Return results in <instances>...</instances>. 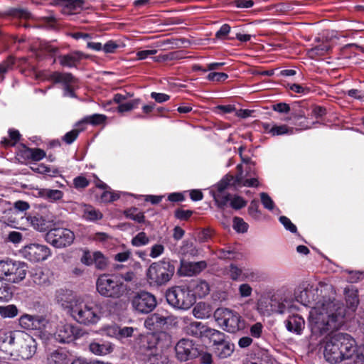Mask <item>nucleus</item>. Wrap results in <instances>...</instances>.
I'll return each mask as SVG.
<instances>
[{"instance_id":"9b49d317","label":"nucleus","mask_w":364,"mask_h":364,"mask_svg":"<svg viewBox=\"0 0 364 364\" xmlns=\"http://www.w3.org/2000/svg\"><path fill=\"white\" fill-rule=\"evenodd\" d=\"M75 239L73 231L67 228H50L45 235L46 241L55 248H64L70 246Z\"/></svg>"},{"instance_id":"f8f14e48","label":"nucleus","mask_w":364,"mask_h":364,"mask_svg":"<svg viewBox=\"0 0 364 364\" xmlns=\"http://www.w3.org/2000/svg\"><path fill=\"white\" fill-rule=\"evenodd\" d=\"M36 340L29 334L21 331L19 337L16 338L15 348H13V355L28 360L36 353Z\"/></svg>"},{"instance_id":"5fc2aeb1","label":"nucleus","mask_w":364,"mask_h":364,"mask_svg":"<svg viewBox=\"0 0 364 364\" xmlns=\"http://www.w3.org/2000/svg\"><path fill=\"white\" fill-rule=\"evenodd\" d=\"M149 239L144 232L138 233L132 240V245L135 247L146 245L149 243Z\"/></svg>"},{"instance_id":"cd10ccee","label":"nucleus","mask_w":364,"mask_h":364,"mask_svg":"<svg viewBox=\"0 0 364 364\" xmlns=\"http://www.w3.org/2000/svg\"><path fill=\"white\" fill-rule=\"evenodd\" d=\"M21 331H4L0 334L1 347L6 348L8 346L11 350V355H13V348H15L16 338L19 337Z\"/></svg>"},{"instance_id":"58836bf2","label":"nucleus","mask_w":364,"mask_h":364,"mask_svg":"<svg viewBox=\"0 0 364 364\" xmlns=\"http://www.w3.org/2000/svg\"><path fill=\"white\" fill-rule=\"evenodd\" d=\"M210 192L213 194L217 207L220 210H224L228 205V202H230L231 195L230 193H215L214 190H212Z\"/></svg>"},{"instance_id":"f704fd0d","label":"nucleus","mask_w":364,"mask_h":364,"mask_svg":"<svg viewBox=\"0 0 364 364\" xmlns=\"http://www.w3.org/2000/svg\"><path fill=\"white\" fill-rule=\"evenodd\" d=\"M102 217V213L92 205L87 204L83 205L82 218L86 220L97 221L101 220Z\"/></svg>"},{"instance_id":"4d7b16f0","label":"nucleus","mask_w":364,"mask_h":364,"mask_svg":"<svg viewBox=\"0 0 364 364\" xmlns=\"http://www.w3.org/2000/svg\"><path fill=\"white\" fill-rule=\"evenodd\" d=\"M33 324V316L25 314L19 318V325L26 330H31Z\"/></svg>"},{"instance_id":"c756f323","label":"nucleus","mask_w":364,"mask_h":364,"mask_svg":"<svg viewBox=\"0 0 364 364\" xmlns=\"http://www.w3.org/2000/svg\"><path fill=\"white\" fill-rule=\"evenodd\" d=\"M38 195L49 203H57L63 199L64 193L58 189L41 188Z\"/></svg>"},{"instance_id":"4468645a","label":"nucleus","mask_w":364,"mask_h":364,"mask_svg":"<svg viewBox=\"0 0 364 364\" xmlns=\"http://www.w3.org/2000/svg\"><path fill=\"white\" fill-rule=\"evenodd\" d=\"M49 78L63 86V95L65 97L75 98V90L78 87V80L71 73L53 72Z\"/></svg>"},{"instance_id":"bb28decb","label":"nucleus","mask_w":364,"mask_h":364,"mask_svg":"<svg viewBox=\"0 0 364 364\" xmlns=\"http://www.w3.org/2000/svg\"><path fill=\"white\" fill-rule=\"evenodd\" d=\"M207 267V262L205 260L199 262H188L183 263L181 265L183 274L188 277H192L200 274Z\"/></svg>"},{"instance_id":"13d9d810","label":"nucleus","mask_w":364,"mask_h":364,"mask_svg":"<svg viewBox=\"0 0 364 364\" xmlns=\"http://www.w3.org/2000/svg\"><path fill=\"white\" fill-rule=\"evenodd\" d=\"M230 207L234 210H240L247 205V201L240 196H234L230 202Z\"/></svg>"},{"instance_id":"37998d69","label":"nucleus","mask_w":364,"mask_h":364,"mask_svg":"<svg viewBox=\"0 0 364 364\" xmlns=\"http://www.w3.org/2000/svg\"><path fill=\"white\" fill-rule=\"evenodd\" d=\"M180 251L181 253L185 256L196 257L198 255V249L189 240H184L183 242V245L181 247Z\"/></svg>"},{"instance_id":"bf43d9fd","label":"nucleus","mask_w":364,"mask_h":364,"mask_svg":"<svg viewBox=\"0 0 364 364\" xmlns=\"http://www.w3.org/2000/svg\"><path fill=\"white\" fill-rule=\"evenodd\" d=\"M48 323L47 319L43 316H33V324L31 330H42L46 328Z\"/></svg>"},{"instance_id":"c85d7f7f","label":"nucleus","mask_w":364,"mask_h":364,"mask_svg":"<svg viewBox=\"0 0 364 364\" xmlns=\"http://www.w3.org/2000/svg\"><path fill=\"white\" fill-rule=\"evenodd\" d=\"M234 349V344L228 338L216 347H214L213 350L217 357L223 359L230 357L232 354Z\"/></svg>"},{"instance_id":"39448f33","label":"nucleus","mask_w":364,"mask_h":364,"mask_svg":"<svg viewBox=\"0 0 364 364\" xmlns=\"http://www.w3.org/2000/svg\"><path fill=\"white\" fill-rule=\"evenodd\" d=\"M96 289L102 296L118 299L124 294L126 286L117 277L103 274L97 279Z\"/></svg>"},{"instance_id":"8fccbe9b","label":"nucleus","mask_w":364,"mask_h":364,"mask_svg":"<svg viewBox=\"0 0 364 364\" xmlns=\"http://www.w3.org/2000/svg\"><path fill=\"white\" fill-rule=\"evenodd\" d=\"M85 129V126L76 127V129H74L68 132H67L63 137V140L67 144H70L74 142L77 138L79 134Z\"/></svg>"},{"instance_id":"393cba45","label":"nucleus","mask_w":364,"mask_h":364,"mask_svg":"<svg viewBox=\"0 0 364 364\" xmlns=\"http://www.w3.org/2000/svg\"><path fill=\"white\" fill-rule=\"evenodd\" d=\"M86 58V55L82 52L76 50L68 54L59 56V63L63 67L73 68L76 67L80 61Z\"/></svg>"},{"instance_id":"f3484780","label":"nucleus","mask_w":364,"mask_h":364,"mask_svg":"<svg viewBox=\"0 0 364 364\" xmlns=\"http://www.w3.org/2000/svg\"><path fill=\"white\" fill-rule=\"evenodd\" d=\"M331 338L338 346L340 350L346 355V358H351L356 351V342L355 339L346 333H335Z\"/></svg>"},{"instance_id":"ddd939ff","label":"nucleus","mask_w":364,"mask_h":364,"mask_svg":"<svg viewBox=\"0 0 364 364\" xmlns=\"http://www.w3.org/2000/svg\"><path fill=\"white\" fill-rule=\"evenodd\" d=\"M176 357L181 362H186L198 358L200 346L188 338L181 339L175 346Z\"/></svg>"},{"instance_id":"a211bd4d","label":"nucleus","mask_w":364,"mask_h":364,"mask_svg":"<svg viewBox=\"0 0 364 364\" xmlns=\"http://www.w3.org/2000/svg\"><path fill=\"white\" fill-rule=\"evenodd\" d=\"M323 115H289L284 119L291 131L310 129L316 122L322 119Z\"/></svg>"},{"instance_id":"c03bdc74","label":"nucleus","mask_w":364,"mask_h":364,"mask_svg":"<svg viewBox=\"0 0 364 364\" xmlns=\"http://www.w3.org/2000/svg\"><path fill=\"white\" fill-rule=\"evenodd\" d=\"M234 181V176L232 175H225L215 186L216 191L215 193H224L225 190L227 189L231 185H234L232 181Z\"/></svg>"},{"instance_id":"473e14b6","label":"nucleus","mask_w":364,"mask_h":364,"mask_svg":"<svg viewBox=\"0 0 364 364\" xmlns=\"http://www.w3.org/2000/svg\"><path fill=\"white\" fill-rule=\"evenodd\" d=\"M206 334L205 338H208L212 343L213 349L228 338L224 333L210 327Z\"/></svg>"},{"instance_id":"7c9ffc66","label":"nucleus","mask_w":364,"mask_h":364,"mask_svg":"<svg viewBox=\"0 0 364 364\" xmlns=\"http://www.w3.org/2000/svg\"><path fill=\"white\" fill-rule=\"evenodd\" d=\"M27 220L30 221L34 229L40 232H45L46 230L48 231V229L50 226V221L47 220L45 218L40 215L39 214L35 215H30L27 217Z\"/></svg>"},{"instance_id":"7ed1b4c3","label":"nucleus","mask_w":364,"mask_h":364,"mask_svg":"<svg viewBox=\"0 0 364 364\" xmlns=\"http://www.w3.org/2000/svg\"><path fill=\"white\" fill-rule=\"evenodd\" d=\"M70 313L76 322L87 326L96 324L101 318L100 306L92 301H77Z\"/></svg>"},{"instance_id":"de8ad7c7","label":"nucleus","mask_w":364,"mask_h":364,"mask_svg":"<svg viewBox=\"0 0 364 364\" xmlns=\"http://www.w3.org/2000/svg\"><path fill=\"white\" fill-rule=\"evenodd\" d=\"M240 257H241V254L230 247L218 250V258L220 259L235 260L238 259Z\"/></svg>"},{"instance_id":"79ce46f5","label":"nucleus","mask_w":364,"mask_h":364,"mask_svg":"<svg viewBox=\"0 0 364 364\" xmlns=\"http://www.w3.org/2000/svg\"><path fill=\"white\" fill-rule=\"evenodd\" d=\"M141 100L139 98L126 100L122 104L117 105V109L119 112H130L139 106Z\"/></svg>"},{"instance_id":"a19ab883","label":"nucleus","mask_w":364,"mask_h":364,"mask_svg":"<svg viewBox=\"0 0 364 364\" xmlns=\"http://www.w3.org/2000/svg\"><path fill=\"white\" fill-rule=\"evenodd\" d=\"M124 215L126 218L137 222L138 223H143L145 222V216L144 213L138 210V208L132 207L124 211Z\"/></svg>"},{"instance_id":"20e7f679","label":"nucleus","mask_w":364,"mask_h":364,"mask_svg":"<svg viewBox=\"0 0 364 364\" xmlns=\"http://www.w3.org/2000/svg\"><path fill=\"white\" fill-rule=\"evenodd\" d=\"M174 272V262L163 259L149 266L146 271L147 281L151 286L161 287L171 280Z\"/></svg>"},{"instance_id":"49530a36","label":"nucleus","mask_w":364,"mask_h":364,"mask_svg":"<svg viewBox=\"0 0 364 364\" xmlns=\"http://www.w3.org/2000/svg\"><path fill=\"white\" fill-rule=\"evenodd\" d=\"M289 301L286 299L280 301L277 300L275 296L271 299V307L272 311L279 314H284L289 307Z\"/></svg>"},{"instance_id":"864d4df0","label":"nucleus","mask_w":364,"mask_h":364,"mask_svg":"<svg viewBox=\"0 0 364 364\" xmlns=\"http://www.w3.org/2000/svg\"><path fill=\"white\" fill-rule=\"evenodd\" d=\"M84 3V0H58V4L71 11L80 8Z\"/></svg>"},{"instance_id":"1a4fd4ad","label":"nucleus","mask_w":364,"mask_h":364,"mask_svg":"<svg viewBox=\"0 0 364 364\" xmlns=\"http://www.w3.org/2000/svg\"><path fill=\"white\" fill-rule=\"evenodd\" d=\"M159 338L154 333H148L139 339L138 353L144 361H156L163 355L158 348Z\"/></svg>"},{"instance_id":"4be33fe9","label":"nucleus","mask_w":364,"mask_h":364,"mask_svg":"<svg viewBox=\"0 0 364 364\" xmlns=\"http://www.w3.org/2000/svg\"><path fill=\"white\" fill-rule=\"evenodd\" d=\"M209 326L200 321H191L184 327L186 334L196 338L203 339L207 336Z\"/></svg>"},{"instance_id":"774afa93","label":"nucleus","mask_w":364,"mask_h":364,"mask_svg":"<svg viewBox=\"0 0 364 364\" xmlns=\"http://www.w3.org/2000/svg\"><path fill=\"white\" fill-rule=\"evenodd\" d=\"M46 156V153L44 150L40 148H31V161H38L42 160Z\"/></svg>"},{"instance_id":"c9c22d12","label":"nucleus","mask_w":364,"mask_h":364,"mask_svg":"<svg viewBox=\"0 0 364 364\" xmlns=\"http://www.w3.org/2000/svg\"><path fill=\"white\" fill-rule=\"evenodd\" d=\"M90 350L98 355H107L113 350V347L109 343H91L89 346Z\"/></svg>"},{"instance_id":"3c124183","label":"nucleus","mask_w":364,"mask_h":364,"mask_svg":"<svg viewBox=\"0 0 364 364\" xmlns=\"http://www.w3.org/2000/svg\"><path fill=\"white\" fill-rule=\"evenodd\" d=\"M134 328L133 327H119L116 326L113 328V332L119 339L127 338L132 337L134 333Z\"/></svg>"},{"instance_id":"6e6d98bb","label":"nucleus","mask_w":364,"mask_h":364,"mask_svg":"<svg viewBox=\"0 0 364 364\" xmlns=\"http://www.w3.org/2000/svg\"><path fill=\"white\" fill-rule=\"evenodd\" d=\"M248 224L240 217H235L233 218V228L237 232H246L248 230Z\"/></svg>"},{"instance_id":"052dcab7","label":"nucleus","mask_w":364,"mask_h":364,"mask_svg":"<svg viewBox=\"0 0 364 364\" xmlns=\"http://www.w3.org/2000/svg\"><path fill=\"white\" fill-rule=\"evenodd\" d=\"M346 301L348 308L352 311L355 310L359 303L358 295L353 292L346 295Z\"/></svg>"},{"instance_id":"4c0bfd02","label":"nucleus","mask_w":364,"mask_h":364,"mask_svg":"<svg viewBox=\"0 0 364 364\" xmlns=\"http://www.w3.org/2000/svg\"><path fill=\"white\" fill-rule=\"evenodd\" d=\"M48 364H68V355L63 350H57L48 358Z\"/></svg>"},{"instance_id":"a18cd8bd","label":"nucleus","mask_w":364,"mask_h":364,"mask_svg":"<svg viewBox=\"0 0 364 364\" xmlns=\"http://www.w3.org/2000/svg\"><path fill=\"white\" fill-rule=\"evenodd\" d=\"M245 364H274V363L269 355L262 353L251 359L247 360Z\"/></svg>"},{"instance_id":"0e129e2a","label":"nucleus","mask_w":364,"mask_h":364,"mask_svg":"<svg viewBox=\"0 0 364 364\" xmlns=\"http://www.w3.org/2000/svg\"><path fill=\"white\" fill-rule=\"evenodd\" d=\"M279 220L284 225L286 230L290 231L292 233H296L297 232L296 226L293 224L290 219L287 216H280Z\"/></svg>"},{"instance_id":"6e6552de","label":"nucleus","mask_w":364,"mask_h":364,"mask_svg":"<svg viewBox=\"0 0 364 364\" xmlns=\"http://www.w3.org/2000/svg\"><path fill=\"white\" fill-rule=\"evenodd\" d=\"M28 266L23 262L6 259L0 261V277L12 283H18L26 275Z\"/></svg>"},{"instance_id":"69168bd1","label":"nucleus","mask_w":364,"mask_h":364,"mask_svg":"<svg viewBox=\"0 0 364 364\" xmlns=\"http://www.w3.org/2000/svg\"><path fill=\"white\" fill-rule=\"evenodd\" d=\"M260 198L262 204L263 205L264 208L268 209L269 210H273L274 207V201L267 193H261Z\"/></svg>"},{"instance_id":"aec40b11","label":"nucleus","mask_w":364,"mask_h":364,"mask_svg":"<svg viewBox=\"0 0 364 364\" xmlns=\"http://www.w3.org/2000/svg\"><path fill=\"white\" fill-rule=\"evenodd\" d=\"M323 355L330 363H337L348 359L331 337L326 342Z\"/></svg>"},{"instance_id":"6ab92c4d","label":"nucleus","mask_w":364,"mask_h":364,"mask_svg":"<svg viewBox=\"0 0 364 364\" xmlns=\"http://www.w3.org/2000/svg\"><path fill=\"white\" fill-rule=\"evenodd\" d=\"M80 261L86 266L94 264L95 268L100 270H105L108 265L107 258L100 251L92 253L90 250H85Z\"/></svg>"},{"instance_id":"f03ea898","label":"nucleus","mask_w":364,"mask_h":364,"mask_svg":"<svg viewBox=\"0 0 364 364\" xmlns=\"http://www.w3.org/2000/svg\"><path fill=\"white\" fill-rule=\"evenodd\" d=\"M269 108H263L261 109L250 110L242 109L239 104H228L224 105H218L214 108L215 112H222L223 114L234 113V114H269L270 112L274 111L279 113H288L290 111L298 112V114L309 113L310 111L307 107V103L305 102H296L292 104L291 108L288 104L279 102L270 105V111H264Z\"/></svg>"},{"instance_id":"412c9836","label":"nucleus","mask_w":364,"mask_h":364,"mask_svg":"<svg viewBox=\"0 0 364 364\" xmlns=\"http://www.w3.org/2000/svg\"><path fill=\"white\" fill-rule=\"evenodd\" d=\"M187 286L195 301L197 298H204L210 290L209 284L202 279L192 280Z\"/></svg>"},{"instance_id":"e2e57ef3","label":"nucleus","mask_w":364,"mask_h":364,"mask_svg":"<svg viewBox=\"0 0 364 364\" xmlns=\"http://www.w3.org/2000/svg\"><path fill=\"white\" fill-rule=\"evenodd\" d=\"M73 185L76 189H83L90 185V181L83 176H78L73 179Z\"/></svg>"},{"instance_id":"603ef678","label":"nucleus","mask_w":364,"mask_h":364,"mask_svg":"<svg viewBox=\"0 0 364 364\" xmlns=\"http://www.w3.org/2000/svg\"><path fill=\"white\" fill-rule=\"evenodd\" d=\"M32 279L35 284L40 286L47 285L49 284L48 275L41 269H37L35 273L32 274Z\"/></svg>"},{"instance_id":"a878e982","label":"nucleus","mask_w":364,"mask_h":364,"mask_svg":"<svg viewBox=\"0 0 364 364\" xmlns=\"http://www.w3.org/2000/svg\"><path fill=\"white\" fill-rule=\"evenodd\" d=\"M167 324V318L157 313L150 315L144 321L145 327L152 331H157Z\"/></svg>"},{"instance_id":"e433bc0d","label":"nucleus","mask_w":364,"mask_h":364,"mask_svg":"<svg viewBox=\"0 0 364 364\" xmlns=\"http://www.w3.org/2000/svg\"><path fill=\"white\" fill-rule=\"evenodd\" d=\"M193 314L198 318H208L211 315L210 305L205 303H198L193 309Z\"/></svg>"},{"instance_id":"09e8293b","label":"nucleus","mask_w":364,"mask_h":364,"mask_svg":"<svg viewBox=\"0 0 364 364\" xmlns=\"http://www.w3.org/2000/svg\"><path fill=\"white\" fill-rule=\"evenodd\" d=\"M18 314V309L14 304L0 306V316L3 318H14Z\"/></svg>"},{"instance_id":"0eeeda50","label":"nucleus","mask_w":364,"mask_h":364,"mask_svg":"<svg viewBox=\"0 0 364 364\" xmlns=\"http://www.w3.org/2000/svg\"><path fill=\"white\" fill-rule=\"evenodd\" d=\"M165 296L168 304L176 309L186 310L195 304L187 285L172 287L166 291Z\"/></svg>"},{"instance_id":"72a5a7b5","label":"nucleus","mask_w":364,"mask_h":364,"mask_svg":"<svg viewBox=\"0 0 364 364\" xmlns=\"http://www.w3.org/2000/svg\"><path fill=\"white\" fill-rule=\"evenodd\" d=\"M106 115H89L77 122L75 124V127L85 126L86 127L87 124L98 126L100 124H104L106 122Z\"/></svg>"},{"instance_id":"f257e3e1","label":"nucleus","mask_w":364,"mask_h":364,"mask_svg":"<svg viewBox=\"0 0 364 364\" xmlns=\"http://www.w3.org/2000/svg\"><path fill=\"white\" fill-rule=\"evenodd\" d=\"M333 311H328L323 308L322 311L311 312L309 327L312 335L316 338L328 334L333 329L338 328L344 322L345 309L340 304H333Z\"/></svg>"},{"instance_id":"ea45409f","label":"nucleus","mask_w":364,"mask_h":364,"mask_svg":"<svg viewBox=\"0 0 364 364\" xmlns=\"http://www.w3.org/2000/svg\"><path fill=\"white\" fill-rule=\"evenodd\" d=\"M13 296V287L0 277V301H9Z\"/></svg>"},{"instance_id":"338daca9","label":"nucleus","mask_w":364,"mask_h":364,"mask_svg":"<svg viewBox=\"0 0 364 364\" xmlns=\"http://www.w3.org/2000/svg\"><path fill=\"white\" fill-rule=\"evenodd\" d=\"M119 198V195L111 191L105 190L101 194L100 199L104 203H111L118 200Z\"/></svg>"},{"instance_id":"b1692460","label":"nucleus","mask_w":364,"mask_h":364,"mask_svg":"<svg viewBox=\"0 0 364 364\" xmlns=\"http://www.w3.org/2000/svg\"><path fill=\"white\" fill-rule=\"evenodd\" d=\"M55 297L57 303L64 309H69L70 312L76 301L73 291L68 289H60L57 290Z\"/></svg>"},{"instance_id":"2f4dec72","label":"nucleus","mask_w":364,"mask_h":364,"mask_svg":"<svg viewBox=\"0 0 364 364\" xmlns=\"http://www.w3.org/2000/svg\"><path fill=\"white\" fill-rule=\"evenodd\" d=\"M262 127L265 132L270 133L272 136H278L284 134L293 133L289 124L277 125L271 124L269 123H263Z\"/></svg>"},{"instance_id":"9d476101","label":"nucleus","mask_w":364,"mask_h":364,"mask_svg":"<svg viewBox=\"0 0 364 364\" xmlns=\"http://www.w3.org/2000/svg\"><path fill=\"white\" fill-rule=\"evenodd\" d=\"M130 302L133 310L141 314L151 313L157 306L156 296L144 290L135 292L132 295Z\"/></svg>"},{"instance_id":"2eb2a0df","label":"nucleus","mask_w":364,"mask_h":364,"mask_svg":"<svg viewBox=\"0 0 364 364\" xmlns=\"http://www.w3.org/2000/svg\"><path fill=\"white\" fill-rule=\"evenodd\" d=\"M21 254L32 262H38L47 259L51 255V251L46 245L31 243L21 249Z\"/></svg>"},{"instance_id":"680f3d73","label":"nucleus","mask_w":364,"mask_h":364,"mask_svg":"<svg viewBox=\"0 0 364 364\" xmlns=\"http://www.w3.org/2000/svg\"><path fill=\"white\" fill-rule=\"evenodd\" d=\"M193 213V211L192 210L178 208L174 212V216L180 220L186 221L192 216Z\"/></svg>"},{"instance_id":"dca6fc26","label":"nucleus","mask_w":364,"mask_h":364,"mask_svg":"<svg viewBox=\"0 0 364 364\" xmlns=\"http://www.w3.org/2000/svg\"><path fill=\"white\" fill-rule=\"evenodd\" d=\"M83 335L82 330L71 323H60L54 333L55 339L59 343H69Z\"/></svg>"},{"instance_id":"423d86ee","label":"nucleus","mask_w":364,"mask_h":364,"mask_svg":"<svg viewBox=\"0 0 364 364\" xmlns=\"http://www.w3.org/2000/svg\"><path fill=\"white\" fill-rule=\"evenodd\" d=\"M213 316L219 326L227 332L235 333L245 328L244 319L235 311L227 308H218Z\"/></svg>"},{"instance_id":"5701e85b","label":"nucleus","mask_w":364,"mask_h":364,"mask_svg":"<svg viewBox=\"0 0 364 364\" xmlns=\"http://www.w3.org/2000/svg\"><path fill=\"white\" fill-rule=\"evenodd\" d=\"M284 323L288 331L297 335L302 333L305 326L304 318L299 314L289 315Z\"/></svg>"}]
</instances>
